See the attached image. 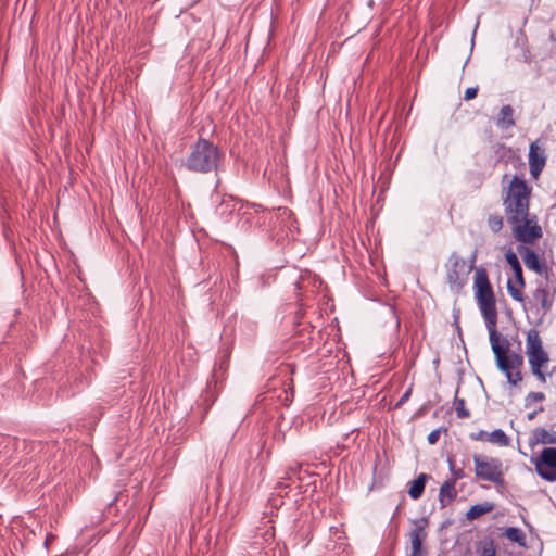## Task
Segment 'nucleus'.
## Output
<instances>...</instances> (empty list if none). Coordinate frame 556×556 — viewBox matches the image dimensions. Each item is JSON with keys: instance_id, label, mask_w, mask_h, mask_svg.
I'll return each instance as SVG.
<instances>
[{"instance_id": "obj_1", "label": "nucleus", "mask_w": 556, "mask_h": 556, "mask_svg": "<svg viewBox=\"0 0 556 556\" xmlns=\"http://www.w3.org/2000/svg\"><path fill=\"white\" fill-rule=\"evenodd\" d=\"M475 300L485 320L490 339L500 337L496 331L497 308L496 299L484 268H476L473 279Z\"/></svg>"}, {"instance_id": "obj_2", "label": "nucleus", "mask_w": 556, "mask_h": 556, "mask_svg": "<svg viewBox=\"0 0 556 556\" xmlns=\"http://www.w3.org/2000/svg\"><path fill=\"white\" fill-rule=\"evenodd\" d=\"M223 160V153L212 141L199 138L191 147V151L185 161V166L193 173L207 174L216 172Z\"/></svg>"}, {"instance_id": "obj_3", "label": "nucleus", "mask_w": 556, "mask_h": 556, "mask_svg": "<svg viewBox=\"0 0 556 556\" xmlns=\"http://www.w3.org/2000/svg\"><path fill=\"white\" fill-rule=\"evenodd\" d=\"M532 188L519 176H514L503 191V206L506 220L530 212Z\"/></svg>"}, {"instance_id": "obj_4", "label": "nucleus", "mask_w": 556, "mask_h": 556, "mask_svg": "<svg viewBox=\"0 0 556 556\" xmlns=\"http://www.w3.org/2000/svg\"><path fill=\"white\" fill-rule=\"evenodd\" d=\"M490 342L496 358L497 367L506 375L507 381L510 384L517 386L522 381L520 369L523 366V356L520 351L508 353V341L503 339L501 343L500 337L490 339ZM520 345L521 343L519 341V350Z\"/></svg>"}, {"instance_id": "obj_5", "label": "nucleus", "mask_w": 556, "mask_h": 556, "mask_svg": "<svg viewBox=\"0 0 556 556\" xmlns=\"http://www.w3.org/2000/svg\"><path fill=\"white\" fill-rule=\"evenodd\" d=\"M526 354L531 372L541 383H546V368L549 363L548 353L543 348V342L536 329H529L526 338Z\"/></svg>"}, {"instance_id": "obj_6", "label": "nucleus", "mask_w": 556, "mask_h": 556, "mask_svg": "<svg viewBox=\"0 0 556 556\" xmlns=\"http://www.w3.org/2000/svg\"><path fill=\"white\" fill-rule=\"evenodd\" d=\"M511 236L519 245H533L543 237V229L536 214L528 212L508 219Z\"/></svg>"}, {"instance_id": "obj_7", "label": "nucleus", "mask_w": 556, "mask_h": 556, "mask_svg": "<svg viewBox=\"0 0 556 556\" xmlns=\"http://www.w3.org/2000/svg\"><path fill=\"white\" fill-rule=\"evenodd\" d=\"M472 459L478 480L491 482L496 486L505 484L503 462L498 457L475 454Z\"/></svg>"}, {"instance_id": "obj_8", "label": "nucleus", "mask_w": 556, "mask_h": 556, "mask_svg": "<svg viewBox=\"0 0 556 556\" xmlns=\"http://www.w3.org/2000/svg\"><path fill=\"white\" fill-rule=\"evenodd\" d=\"M473 265H467L466 261L456 252H453L446 263V281L451 291L459 293L467 283L468 276Z\"/></svg>"}, {"instance_id": "obj_9", "label": "nucleus", "mask_w": 556, "mask_h": 556, "mask_svg": "<svg viewBox=\"0 0 556 556\" xmlns=\"http://www.w3.org/2000/svg\"><path fill=\"white\" fill-rule=\"evenodd\" d=\"M556 294V286L547 279L536 281V287L532 292V300L529 302L531 308H535L541 316H545L553 308Z\"/></svg>"}, {"instance_id": "obj_10", "label": "nucleus", "mask_w": 556, "mask_h": 556, "mask_svg": "<svg viewBox=\"0 0 556 556\" xmlns=\"http://www.w3.org/2000/svg\"><path fill=\"white\" fill-rule=\"evenodd\" d=\"M505 258L508 265L511 267L516 279L515 283L511 280H508L507 291L515 301L522 303L523 307L526 308V296L523 294L526 282L520 262L516 253L510 250L506 253Z\"/></svg>"}, {"instance_id": "obj_11", "label": "nucleus", "mask_w": 556, "mask_h": 556, "mask_svg": "<svg viewBox=\"0 0 556 556\" xmlns=\"http://www.w3.org/2000/svg\"><path fill=\"white\" fill-rule=\"evenodd\" d=\"M535 470L546 481L556 480V448L546 447L535 462Z\"/></svg>"}, {"instance_id": "obj_12", "label": "nucleus", "mask_w": 556, "mask_h": 556, "mask_svg": "<svg viewBox=\"0 0 556 556\" xmlns=\"http://www.w3.org/2000/svg\"><path fill=\"white\" fill-rule=\"evenodd\" d=\"M414 527L409 532V539L412 544L410 556H426V548L422 547V543L427 539L426 528L428 526L427 518H419L413 521Z\"/></svg>"}, {"instance_id": "obj_13", "label": "nucleus", "mask_w": 556, "mask_h": 556, "mask_svg": "<svg viewBox=\"0 0 556 556\" xmlns=\"http://www.w3.org/2000/svg\"><path fill=\"white\" fill-rule=\"evenodd\" d=\"M546 163L544 151L538 146L536 142H532L529 149V170L532 177L538 178L542 173Z\"/></svg>"}, {"instance_id": "obj_14", "label": "nucleus", "mask_w": 556, "mask_h": 556, "mask_svg": "<svg viewBox=\"0 0 556 556\" xmlns=\"http://www.w3.org/2000/svg\"><path fill=\"white\" fill-rule=\"evenodd\" d=\"M517 251L521 255L528 269L533 270L539 275H542L545 271L546 268L544 264L540 261L539 255L527 245H518Z\"/></svg>"}, {"instance_id": "obj_15", "label": "nucleus", "mask_w": 556, "mask_h": 556, "mask_svg": "<svg viewBox=\"0 0 556 556\" xmlns=\"http://www.w3.org/2000/svg\"><path fill=\"white\" fill-rule=\"evenodd\" d=\"M470 438L475 441H486L498 446H508L510 443L509 437L502 429H495L492 432L480 430L477 433H471Z\"/></svg>"}, {"instance_id": "obj_16", "label": "nucleus", "mask_w": 556, "mask_h": 556, "mask_svg": "<svg viewBox=\"0 0 556 556\" xmlns=\"http://www.w3.org/2000/svg\"><path fill=\"white\" fill-rule=\"evenodd\" d=\"M456 483L445 480L439 490V502L442 508L448 506L457 496Z\"/></svg>"}, {"instance_id": "obj_17", "label": "nucleus", "mask_w": 556, "mask_h": 556, "mask_svg": "<svg viewBox=\"0 0 556 556\" xmlns=\"http://www.w3.org/2000/svg\"><path fill=\"white\" fill-rule=\"evenodd\" d=\"M431 479L428 473H419L416 479L409 482L408 494L412 500H418L422 496L427 482Z\"/></svg>"}, {"instance_id": "obj_18", "label": "nucleus", "mask_w": 556, "mask_h": 556, "mask_svg": "<svg viewBox=\"0 0 556 556\" xmlns=\"http://www.w3.org/2000/svg\"><path fill=\"white\" fill-rule=\"evenodd\" d=\"M496 125L502 129H508L515 126L514 109L509 104L502 106Z\"/></svg>"}, {"instance_id": "obj_19", "label": "nucleus", "mask_w": 556, "mask_h": 556, "mask_svg": "<svg viewBox=\"0 0 556 556\" xmlns=\"http://www.w3.org/2000/svg\"><path fill=\"white\" fill-rule=\"evenodd\" d=\"M493 509H494V504H492L490 502L476 504L467 510L466 518L468 520L472 521V520H476V519L480 518L481 516L492 511Z\"/></svg>"}, {"instance_id": "obj_20", "label": "nucleus", "mask_w": 556, "mask_h": 556, "mask_svg": "<svg viewBox=\"0 0 556 556\" xmlns=\"http://www.w3.org/2000/svg\"><path fill=\"white\" fill-rule=\"evenodd\" d=\"M447 465H448V470L451 472V477L447 480L456 483L458 480L466 477L465 469L457 465V462H456V458L454 455L447 456Z\"/></svg>"}, {"instance_id": "obj_21", "label": "nucleus", "mask_w": 556, "mask_h": 556, "mask_svg": "<svg viewBox=\"0 0 556 556\" xmlns=\"http://www.w3.org/2000/svg\"><path fill=\"white\" fill-rule=\"evenodd\" d=\"M504 535L506 539L517 543L519 546H526V534L521 529L509 527L505 530Z\"/></svg>"}, {"instance_id": "obj_22", "label": "nucleus", "mask_w": 556, "mask_h": 556, "mask_svg": "<svg viewBox=\"0 0 556 556\" xmlns=\"http://www.w3.org/2000/svg\"><path fill=\"white\" fill-rule=\"evenodd\" d=\"M486 223L493 233H498L503 229L504 218L500 214L495 213L489 215Z\"/></svg>"}, {"instance_id": "obj_23", "label": "nucleus", "mask_w": 556, "mask_h": 556, "mask_svg": "<svg viewBox=\"0 0 556 556\" xmlns=\"http://www.w3.org/2000/svg\"><path fill=\"white\" fill-rule=\"evenodd\" d=\"M538 442L542 444H556V432L547 431L545 429H539L535 432Z\"/></svg>"}, {"instance_id": "obj_24", "label": "nucleus", "mask_w": 556, "mask_h": 556, "mask_svg": "<svg viewBox=\"0 0 556 556\" xmlns=\"http://www.w3.org/2000/svg\"><path fill=\"white\" fill-rule=\"evenodd\" d=\"M480 556H495L496 549L492 539H485L480 543L478 548Z\"/></svg>"}, {"instance_id": "obj_25", "label": "nucleus", "mask_w": 556, "mask_h": 556, "mask_svg": "<svg viewBox=\"0 0 556 556\" xmlns=\"http://www.w3.org/2000/svg\"><path fill=\"white\" fill-rule=\"evenodd\" d=\"M455 412L458 418H468L470 416V412L465 407L464 399H455L454 402Z\"/></svg>"}, {"instance_id": "obj_26", "label": "nucleus", "mask_w": 556, "mask_h": 556, "mask_svg": "<svg viewBox=\"0 0 556 556\" xmlns=\"http://www.w3.org/2000/svg\"><path fill=\"white\" fill-rule=\"evenodd\" d=\"M545 400V394L543 392H530L525 399L526 407H530L535 402H542Z\"/></svg>"}, {"instance_id": "obj_27", "label": "nucleus", "mask_w": 556, "mask_h": 556, "mask_svg": "<svg viewBox=\"0 0 556 556\" xmlns=\"http://www.w3.org/2000/svg\"><path fill=\"white\" fill-rule=\"evenodd\" d=\"M301 464H295L293 466H290L289 469L286 472V477L283 479L292 480L294 476H296L301 470Z\"/></svg>"}, {"instance_id": "obj_28", "label": "nucleus", "mask_w": 556, "mask_h": 556, "mask_svg": "<svg viewBox=\"0 0 556 556\" xmlns=\"http://www.w3.org/2000/svg\"><path fill=\"white\" fill-rule=\"evenodd\" d=\"M478 93V87H469L465 90L464 99L465 100H472L477 97Z\"/></svg>"}, {"instance_id": "obj_29", "label": "nucleus", "mask_w": 556, "mask_h": 556, "mask_svg": "<svg viewBox=\"0 0 556 556\" xmlns=\"http://www.w3.org/2000/svg\"><path fill=\"white\" fill-rule=\"evenodd\" d=\"M410 394H412V388H409L408 390H406L404 392V394L400 397V400L395 404V407L397 408L401 405H403L409 399Z\"/></svg>"}, {"instance_id": "obj_30", "label": "nucleus", "mask_w": 556, "mask_h": 556, "mask_svg": "<svg viewBox=\"0 0 556 556\" xmlns=\"http://www.w3.org/2000/svg\"><path fill=\"white\" fill-rule=\"evenodd\" d=\"M440 438V430H433L428 435V442L430 444H435Z\"/></svg>"}, {"instance_id": "obj_31", "label": "nucleus", "mask_w": 556, "mask_h": 556, "mask_svg": "<svg viewBox=\"0 0 556 556\" xmlns=\"http://www.w3.org/2000/svg\"><path fill=\"white\" fill-rule=\"evenodd\" d=\"M264 535H265V541H266V542H268L269 540H273V539H274V530H273V528L267 529V530L265 531V534H264Z\"/></svg>"}, {"instance_id": "obj_32", "label": "nucleus", "mask_w": 556, "mask_h": 556, "mask_svg": "<svg viewBox=\"0 0 556 556\" xmlns=\"http://www.w3.org/2000/svg\"><path fill=\"white\" fill-rule=\"evenodd\" d=\"M469 464V457L467 454L464 455L462 462H460V466L459 467H463L465 469V467Z\"/></svg>"}, {"instance_id": "obj_33", "label": "nucleus", "mask_w": 556, "mask_h": 556, "mask_svg": "<svg viewBox=\"0 0 556 556\" xmlns=\"http://www.w3.org/2000/svg\"><path fill=\"white\" fill-rule=\"evenodd\" d=\"M543 410H544V408L541 406L538 410H534L533 413H530V414L528 415V419H529V420H532V419L535 417V415H536V413H538V412H543Z\"/></svg>"}]
</instances>
